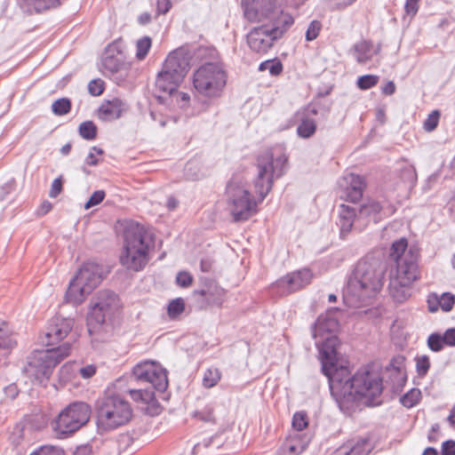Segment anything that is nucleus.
Returning <instances> with one entry per match:
<instances>
[{"instance_id":"obj_64","label":"nucleus","mask_w":455,"mask_h":455,"mask_svg":"<svg viewBox=\"0 0 455 455\" xmlns=\"http://www.w3.org/2000/svg\"><path fill=\"white\" fill-rule=\"evenodd\" d=\"M381 92L386 95H392L395 92V84L393 81H388L381 87Z\"/></svg>"},{"instance_id":"obj_6","label":"nucleus","mask_w":455,"mask_h":455,"mask_svg":"<svg viewBox=\"0 0 455 455\" xmlns=\"http://www.w3.org/2000/svg\"><path fill=\"white\" fill-rule=\"evenodd\" d=\"M132 417L128 401L118 394H107L97 404V426L102 430H111L127 424Z\"/></svg>"},{"instance_id":"obj_60","label":"nucleus","mask_w":455,"mask_h":455,"mask_svg":"<svg viewBox=\"0 0 455 455\" xmlns=\"http://www.w3.org/2000/svg\"><path fill=\"white\" fill-rule=\"evenodd\" d=\"M79 373L84 379H90L96 373V366L88 364L79 369Z\"/></svg>"},{"instance_id":"obj_7","label":"nucleus","mask_w":455,"mask_h":455,"mask_svg":"<svg viewBox=\"0 0 455 455\" xmlns=\"http://www.w3.org/2000/svg\"><path fill=\"white\" fill-rule=\"evenodd\" d=\"M189 68L188 52L179 48L172 52L165 60L162 70L156 79V87L167 96L173 93L183 81Z\"/></svg>"},{"instance_id":"obj_48","label":"nucleus","mask_w":455,"mask_h":455,"mask_svg":"<svg viewBox=\"0 0 455 455\" xmlns=\"http://www.w3.org/2000/svg\"><path fill=\"white\" fill-rule=\"evenodd\" d=\"M416 369L419 376H425L429 370L430 362L427 355H419L416 357Z\"/></svg>"},{"instance_id":"obj_43","label":"nucleus","mask_w":455,"mask_h":455,"mask_svg":"<svg viewBox=\"0 0 455 455\" xmlns=\"http://www.w3.org/2000/svg\"><path fill=\"white\" fill-rule=\"evenodd\" d=\"M322 30V23L319 20H312L307 28L306 30V40L307 42L314 41L319 36L320 31Z\"/></svg>"},{"instance_id":"obj_16","label":"nucleus","mask_w":455,"mask_h":455,"mask_svg":"<svg viewBox=\"0 0 455 455\" xmlns=\"http://www.w3.org/2000/svg\"><path fill=\"white\" fill-rule=\"evenodd\" d=\"M313 274L308 268H302L287 274L278 279L273 289H276L279 295L283 296L297 291L311 283Z\"/></svg>"},{"instance_id":"obj_12","label":"nucleus","mask_w":455,"mask_h":455,"mask_svg":"<svg viewBox=\"0 0 455 455\" xmlns=\"http://www.w3.org/2000/svg\"><path fill=\"white\" fill-rule=\"evenodd\" d=\"M250 20L264 22L279 39L294 24L292 14L288 10L278 5L276 2L269 4V6L259 9L257 12V17Z\"/></svg>"},{"instance_id":"obj_61","label":"nucleus","mask_w":455,"mask_h":455,"mask_svg":"<svg viewBox=\"0 0 455 455\" xmlns=\"http://www.w3.org/2000/svg\"><path fill=\"white\" fill-rule=\"evenodd\" d=\"M404 8L407 14L414 16L419 11V2L406 0Z\"/></svg>"},{"instance_id":"obj_47","label":"nucleus","mask_w":455,"mask_h":455,"mask_svg":"<svg viewBox=\"0 0 455 455\" xmlns=\"http://www.w3.org/2000/svg\"><path fill=\"white\" fill-rule=\"evenodd\" d=\"M427 345L429 348L435 352H438L443 349L445 345L443 337L437 333H433L428 337Z\"/></svg>"},{"instance_id":"obj_19","label":"nucleus","mask_w":455,"mask_h":455,"mask_svg":"<svg viewBox=\"0 0 455 455\" xmlns=\"http://www.w3.org/2000/svg\"><path fill=\"white\" fill-rule=\"evenodd\" d=\"M73 326L71 318L56 315L51 319L45 332V345L53 346L65 339Z\"/></svg>"},{"instance_id":"obj_27","label":"nucleus","mask_w":455,"mask_h":455,"mask_svg":"<svg viewBox=\"0 0 455 455\" xmlns=\"http://www.w3.org/2000/svg\"><path fill=\"white\" fill-rule=\"evenodd\" d=\"M309 443V439L300 434L290 436L285 443L284 455H299L303 452Z\"/></svg>"},{"instance_id":"obj_10","label":"nucleus","mask_w":455,"mask_h":455,"mask_svg":"<svg viewBox=\"0 0 455 455\" xmlns=\"http://www.w3.org/2000/svg\"><path fill=\"white\" fill-rule=\"evenodd\" d=\"M227 83V75L216 62L201 65L193 74V85L196 91L207 98L220 96Z\"/></svg>"},{"instance_id":"obj_1","label":"nucleus","mask_w":455,"mask_h":455,"mask_svg":"<svg viewBox=\"0 0 455 455\" xmlns=\"http://www.w3.org/2000/svg\"><path fill=\"white\" fill-rule=\"evenodd\" d=\"M258 174L255 180L256 200L245 184L232 180L227 186L228 209L235 221L247 220L257 212V205L272 188L275 179L280 178L287 169V156L282 147L262 153L258 158Z\"/></svg>"},{"instance_id":"obj_53","label":"nucleus","mask_w":455,"mask_h":455,"mask_svg":"<svg viewBox=\"0 0 455 455\" xmlns=\"http://www.w3.org/2000/svg\"><path fill=\"white\" fill-rule=\"evenodd\" d=\"M176 283L180 287H188L193 283V276L187 271H180L177 274Z\"/></svg>"},{"instance_id":"obj_18","label":"nucleus","mask_w":455,"mask_h":455,"mask_svg":"<svg viewBox=\"0 0 455 455\" xmlns=\"http://www.w3.org/2000/svg\"><path fill=\"white\" fill-rule=\"evenodd\" d=\"M277 39L279 38L265 24L255 27L247 35L250 49L258 53H266Z\"/></svg>"},{"instance_id":"obj_45","label":"nucleus","mask_w":455,"mask_h":455,"mask_svg":"<svg viewBox=\"0 0 455 455\" xmlns=\"http://www.w3.org/2000/svg\"><path fill=\"white\" fill-rule=\"evenodd\" d=\"M440 308L444 312H450L455 304V296L450 292L439 295Z\"/></svg>"},{"instance_id":"obj_62","label":"nucleus","mask_w":455,"mask_h":455,"mask_svg":"<svg viewBox=\"0 0 455 455\" xmlns=\"http://www.w3.org/2000/svg\"><path fill=\"white\" fill-rule=\"evenodd\" d=\"M445 345L455 346V329H448L443 335Z\"/></svg>"},{"instance_id":"obj_34","label":"nucleus","mask_w":455,"mask_h":455,"mask_svg":"<svg viewBox=\"0 0 455 455\" xmlns=\"http://www.w3.org/2000/svg\"><path fill=\"white\" fill-rule=\"evenodd\" d=\"M421 399V391L419 388H411L401 397L402 404L406 408H412Z\"/></svg>"},{"instance_id":"obj_54","label":"nucleus","mask_w":455,"mask_h":455,"mask_svg":"<svg viewBox=\"0 0 455 455\" xmlns=\"http://www.w3.org/2000/svg\"><path fill=\"white\" fill-rule=\"evenodd\" d=\"M88 91L92 96H99L104 91V83L100 79L92 80L88 84Z\"/></svg>"},{"instance_id":"obj_3","label":"nucleus","mask_w":455,"mask_h":455,"mask_svg":"<svg viewBox=\"0 0 455 455\" xmlns=\"http://www.w3.org/2000/svg\"><path fill=\"white\" fill-rule=\"evenodd\" d=\"M384 268L381 262L372 257L359 260L344 291L345 299L353 306L364 303L382 288Z\"/></svg>"},{"instance_id":"obj_28","label":"nucleus","mask_w":455,"mask_h":455,"mask_svg":"<svg viewBox=\"0 0 455 455\" xmlns=\"http://www.w3.org/2000/svg\"><path fill=\"white\" fill-rule=\"evenodd\" d=\"M381 209L382 207L379 203L374 200L369 201L360 207L357 218L368 219L369 220L378 222L380 220Z\"/></svg>"},{"instance_id":"obj_44","label":"nucleus","mask_w":455,"mask_h":455,"mask_svg":"<svg viewBox=\"0 0 455 455\" xmlns=\"http://www.w3.org/2000/svg\"><path fill=\"white\" fill-rule=\"evenodd\" d=\"M440 119V112L438 110L432 111L424 121L423 128L426 132H433L438 125Z\"/></svg>"},{"instance_id":"obj_36","label":"nucleus","mask_w":455,"mask_h":455,"mask_svg":"<svg viewBox=\"0 0 455 455\" xmlns=\"http://www.w3.org/2000/svg\"><path fill=\"white\" fill-rule=\"evenodd\" d=\"M36 12H43L51 8L57 7L60 4V0H22Z\"/></svg>"},{"instance_id":"obj_4","label":"nucleus","mask_w":455,"mask_h":455,"mask_svg":"<svg viewBox=\"0 0 455 455\" xmlns=\"http://www.w3.org/2000/svg\"><path fill=\"white\" fill-rule=\"evenodd\" d=\"M124 241L120 263L127 270L139 272L145 268L155 247L153 234L136 222L128 223L124 228Z\"/></svg>"},{"instance_id":"obj_33","label":"nucleus","mask_w":455,"mask_h":455,"mask_svg":"<svg viewBox=\"0 0 455 455\" xmlns=\"http://www.w3.org/2000/svg\"><path fill=\"white\" fill-rule=\"evenodd\" d=\"M221 373L217 368L207 369L203 376V386L206 388L213 387L220 380Z\"/></svg>"},{"instance_id":"obj_32","label":"nucleus","mask_w":455,"mask_h":455,"mask_svg":"<svg viewBox=\"0 0 455 455\" xmlns=\"http://www.w3.org/2000/svg\"><path fill=\"white\" fill-rule=\"evenodd\" d=\"M168 99L172 108H178L184 109L189 104L190 96L186 92L176 90L173 93L168 96Z\"/></svg>"},{"instance_id":"obj_5","label":"nucleus","mask_w":455,"mask_h":455,"mask_svg":"<svg viewBox=\"0 0 455 455\" xmlns=\"http://www.w3.org/2000/svg\"><path fill=\"white\" fill-rule=\"evenodd\" d=\"M338 313L339 308L327 310L318 316L313 327V338L321 355L323 371H328L330 366L339 361L337 352V332L339 329Z\"/></svg>"},{"instance_id":"obj_21","label":"nucleus","mask_w":455,"mask_h":455,"mask_svg":"<svg viewBox=\"0 0 455 455\" xmlns=\"http://www.w3.org/2000/svg\"><path fill=\"white\" fill-rule=\"evenodd\" d=\"M315 110L309 112L307 109L297 111L295 117L298 120L297 135L301 139H309L316 132L317 124L313 116Z\"/></svg>"},{"instance_id":"obj_17","label":"nucleus","mask_w":455,"mask_h":455,"mask_svg":"<svg viewBox=\"0 0 455 455\" xmlns=\"http://www.w3.org/2000/svg\"><path fill=\"white\" fill-rule=\"evenodd\" d=\"M390 278L413 283L419 278L418 254L410 251L407 255L395 263V269L391 270Z\"/></svg>"},{"instance_id":"obj_42","label":"nucleus","mask_w":455,"mask_h":455,"mask_svg":"<svg viewBox=\"0 0 455 455\" xmlns=\"http://www.w3.org/2000/svg\"><path fill=\"white\" fill-rule=\"evenodd\" d=\"M379 79L376 75H364L358 77L356 84L361 90H369L378 84Z\"/></svg>"},{"instance_id":"obj_46","label":"nucleus","mask_w":455,"mask_h":455,"mask_svg":"<svg viewBox=\"0 0 455 455\" xmlns=\"http://www.w3.org/2000/svg\"><path fill=\"white\" fill-rule=\"evenodd\" d=\"M30 455H65V452L61 448L57 446L43 445Z\"/></svg>"},{"instance_id":"obj_13","label":"nucleus","mask_w":455,"mask_h":455,"mask_svg":"<svg viewBox=\"0 0 455 455\" xmlns=\"http://www.w3.org/2000/svg\"><path fill=\"white\" fill-rule=\"evenodd\" d=\"M132 376L140 382L150 383L156 389L164 391L168 386L165 369L156 362L144 361L132 369Z\"/></svg>"},{"instance_id":"obj_26","label":"nucleus","mask_w":455,"mask_h":455,"mask_svg":"<svg viewBox=\"0 0 455 455\" xmlns=\"http://www.w3.org/2000/svg\"><path fill=\"white\" fill-rule=\"evenodd\" d=\"M355 218V210L354 207L345 204L339 206L338 225L340 228L341 236H345L350 232Z\"/></svg>"},{"instance_id":"obj_58","label":"nucleus","mask_w":455,"mask_h":455,"mask_svg":"<svg viewBox=\"0 0 455 455\" xmlns=\"http://www.w3.org/2000/svg\"><path fill=\"white\" fill-rule=\"evenodd\" d=\"M442 455H455V441L448 440L442 444Z\"/></svg>"},{"instance_id":"obj_22","label":"nucleus","mask_w":455,"mask_h":455,"mask_svg":"<svg viewBox=\"0 0 455 455\" xmlns=\"http://www.w3.org/2000/svg\"><path fill=\"white\" fill-rule=\"evenodd\" d=\"M127 111V105L119 99H113L103 102L98 111L99 118L102 121L110 122L121 117Z\"/></svg>"},{"instance_id":"obj_29","label":"nucleus","mask_w":455,"mask_h":455,"mask_svg":"<svg viewBox=\"0 0 455 455\" xmlns=\"http://www.w3.org/2000/svg\"><path fill=\"white\" fill-rule=\"evenodd\" d=\"M277 0H243L244 6V16L248 20H254L257 17V12L266 6H269Z\"/></svg>"},{"instance_id":"obj_41","label":"nucleus","mask_w":455,"mask_h":455,"mask_svg":"<svg viewBox=\"0 0 455 455\" xmlns=\"http://www.w3.org/2000/svg\"><path fill=\"white\" fill-rule=\"evenodd\" d=\"M185 309V302L181 298L172 299L168 305V315L172 318H175L180 315Z\"/></svg>"},{"instance_id":"obj_38","label":"nucleus","mask_w":455,"mask_h":455,"mask_svg":"<svg viewBox=\"0 0 455 455\" xmlns=\"http://www.w3.org/2000/svg\"><path fill=\"white\" fill-rule=\"evenodd\" d=\"M260 71H268L272 76H278L283 70V65L279 60H266L260 63Z\"/></svg>"},{"instance_id":"obj_56","label":"nucleus","mask_w":455,"mask_h":455,"mask_svg":"<svg viewBox=\"0 0 455 455\" xmlns=\"http://www.w3.org/2000/svg\"><path fill=\"white\" fill-rule=\"evenodd\" d=\"M427 307L432 313L436 312L440 308L439 295L436 293H431L427 296Z\"/></svg>"},{"instance_id":"obj_59","label":"nucleus","mask_w":455,"mask_h":455,"mask_svg":"<svg viewBox=\"0 0 455 455\" xmlns=\"http://www.w3.org/2000/svg\"><path fill=\"white\" fill-rule=\"evenodd\" d=\"M172 7L170 0H156L157 15L165 14Z\"/></svg>"},{"instance_id":"obj_8","label":"nucleus","mask_w":455,"mask_h":455,"mask_svg":"<svg viewBox=\"0 0 455 455\" xmlns=\"http://www.w3.org/2000/svg\"><path fill=\"white\" fill-rule=\"evenodd\" d=\"M102 273L101 266L93 261L83 264L69 283L66 301L75 306L82 304L102 281Z\"/></svg>"},{"instance_id":"obj_50","label":"nucleus","mask_w":455,"mask_h":455,"mask_svg":"<svg viewBox=\"0 0 455 455\" xmlns=\"http://www.w3.org/2000/svg\"><path fill=\"white\" fill-rule=\"evenodd\" d=\"M106 194L104 190H96L90 196L89 200L84 204V209L88 210L93 206L100 204L105 198Z\"/></svg>"},{"instance_id":"obj_23","label":"nucleus","mask_w":455,"mask_h":455,"mask_svg":"<svg viewBox=\"0 0 455 455\" xmlns=\"http://www.w3.org/2000/svg\"><path fill=\"white\" fill-rule=\"evenodd\" d=\"M198 293L204 297L207 306L221 307L225 301V290L214 282L207 283Z\"/></svg>"},{"instance_id":"obj_9","label":"nucleus","mask_w":455,"mask_h":455,"mask_svg":"<svg viewBox=\"0 0 455 455\" xmlns=\"http://www.w3.org/2000/svg\"><path fill=\"white\" fill-rule=\"evenodd\" d=\"M71 346L64 343L54 348L34 351L28 357L26 372L38 383H43L51 376L52 370L70 355Z\"/></svg>"},{"instance_id":"obj_40","label":"nucleus","mask_w":455,"mask_h":455,"mask_svg":"<svg viewBox=\"0 0 455 455\" xmlns=\"http://www.w3.org/2000/svg\"><path fill=\"white\" fill-rule=\"evenodd\" d=\"M97 128L95 124L91 122H84L79 126V134L85 140H93L96 137Z\"/></svg>"},{"instance_id":"obj_37","label":"nucleus","mask_w":455,"mask_h":455,"mask_svg":"<svg viewBox=\"0 0 455 455\" xmlns=\"http://www.w3.org/2000/svg\"><path fill=\"white\" fill-rule=\"evenodd\" d=\"M70 100L67 98H61L55 100L52 105V110L56 116H63L70 111Z\"/></svg>"},{"instance_id":"obj_11","label":"nucleus","mask_w":455,"mask_h":455,"mask_svg":"<svg viewBox=\"0 0 455 455\" xmlns=\"http://www.w3.org/2000/svg\"><path fill=\"white\" fill-rule=\"evenodd\" d=\"M91 407L83 402L67 406L56 419L53 429L60 438L72 434L84 426L90 419Z\"/></svg>"},{"instance_id":"obj_35","label":"nucleus","mask_w":455,"mask_h":455,"mask_svg":"<svg viewBox=\"0 0 455 455\" xmlns=\"http://www.w3.org/2000/svg\"><path fill=\"white\" fill-rule=\"evenodd\" d=\"M152 45V40L149 36H143L136 42V58L142 60L148 55Z\"/></svg>"},{"instance_id":"obj_2","label":"nucleus","mask_w":455,"mask_h":455,"mask_svg":"<svg viewBox=\"0 0 455 455\" xmlns=\"http://www.w3.org/2000/svg\"><path fill=\"white\" fill-rule=\"evenodd\" d=\"M323 372L328 378L332 397L343 412L348 413L361 405L379 404L383 387L382 379L376 373L361 369L351 375L341 361Z\"/></svg>"},{"instance_id":"obj_49","label":"nucleus","mask_w":455,"mask_h":455,"mask_svg":"<svg viewBox=\"0 0 455 455\" xmlns=\"http://www.w3.org/2000/svg\"><path fill=\"white\" fill-rule=\"evenodd\" d=\"M307 424H308V422H307L306 413H304L302 411H299L293 415L292 427L296 430H298V431L303 430L304 428H306L307 427Z\"/></svg>"},{"instance_id":"obj_25","label":"nucleus","mask_w":455,"mask_h":455,"mask_svg":"<svg viewBox=\"0 0 455 455\" xmlns=\"http://www.w3.org/2000/svg\"><path fill=\"white\" fill-rule=\"evenodd\" d=\"M411 285L412 283H407L396 279L390 278L388 285L390 296L396 302L402 303L411 297Z\"/></svg>"},{"instance_id":"obj_20","label":"nucleus","mask_w":455,"mask_h":455,"mask_svg":"<svg viewBox=\"0 0 455 455\" xmlns=\"http://www.w3.org/2000/svg\"><path fill=\"white\" fill-rule=\"evenodd\" d=\"M339 186L350 201L356 202L362 198L365 184L360 175L348 173L339 181Z\"/></svg>"},{"instance_id":"obj_51","label":"nucleus","mask_w":455,"mask_h":455,"mask_svg":"<svg viewBox=\"0 0 455 455\" xmlns=\"http://www.w3.org/2000/svg\"><path fill=\"white\" fill-rule=\"evenodd\" d=\"M102 154L103 150L101 148L92 147L85 158V163L90 166L98 164L100 162V157L102 156Z\"/></svg>"},{"instance_id":"obj_55","label":"nucleus","mask_w":455,"mask_h":455,"mask_svg":"<svg viewBox=\"0 0 455 455\" xmlns=\"http://www.w3.org/2000/svg\"><path fill=\"white\" fill-rule=\"evenodd\" d=\"M332 9L342 10L352 5L356 0H324Z\"/></svg>"},{"instance_id":"obj_63","label":"nucleus","mask_w":455,"mask_h":455,"mask_svg":"<svg viewBox=\"0 0 455 455\" xmlns=\"http://www.w3.org/2000/svg\"><path fill=\"white\" fill-rule=\"evenodd\" d=\"M92 447L89 444L79 445L76 448L73 455H92Z\"/></svg>"},{"instance_id":"obj_30","label":"nucleus","mask_w":455,"mask_h":455,"mask_svg":"<svg viewBox=\"0 0 455 455\" xmlns=\"http://www.w3.org/2000/svg\"><path fill=\"white\" fill-rule=\"evenodd\" d=\"M407 240L401 238L392 243L390 249V258L396 262L400 261L411 250H407Z\"/></svg>"},{"instance_id":"obj_24","label":"nucleus","mask_w":455,"mask_h":455,"mask_svg":"<svg viewBox=\"0 0 455 455\" xmlns=\"http://www.w3.org/2000/svg\"><path fill=\"white\" fill-rule=\"evenodd\" d=\"M379 50V45H374L368 41H360L354 47V56L357 62L366 63L378 54Z\"/></svg>"},{"instance_id":"obj_52","label":"nucleus","mask_w":455,"mask_h":455,"mask_svg":"<svg viewBox=\"0 0 455 455\" xmlns=\"http://www.w3.org/2000/svg\"><path fill=\"white\" fill-rule=\"evenodd\" d=\"M365 441H358L355 444L349 447V450L345 452V455H367Z\"/></svg>"},{"instance_id":"obj_39","label":"nucleus","mask_w":455,"mask_h":455,"mask_svg":"<svg viewBox=\"0 0 455 455\" xmlns=\"http://www.w3.org/2000/svg\"><path fill=\"white\" fill-rule=\"evenodd\" d=\"M15 340L12 338L8 326L5 323H0V347H12Z\"/></svg>"},{"instance_id":"obj_15","label":"nucleus","mask_w":455,"mask_h":455,"mask_svg":"<svg viewBox=\"0 0 455 455\" xmlns=\"http://www.w3.org/2000/svg\"><path fill=\"white\" fill-rule=\"evenodd\" d=\"M126 60V46L122 40L108 44L101 57L100 70L103 74L113 75L119 71Z\"/></svg>"},{"instance_id":"obj_14","label":"nucleus","mask_w":455,"mask_h":455,"mask_svg":"<svg viewBox=\"0 0 455 455\" xmlns=\"http://www.w3.org/2000/svg\"><path fill=\"white\" fill-rule=\"evenodd\" d=\"M116 295L110 291H100L96 299L91 302L87 321L89 325L102 324L107 316L111 314L112 308L116 306Z\"/></svg>"},{"instance_id":"obj_57","label":"nucleus","mask_w":455,"mask_h":455,"mask_svg":"<svg viewBox=\"0 0 455 455\" xmlns=\"http://www.w3.org/2000/svg\"><path fill=\"white\" fill-rule=\"evenodd\" d=\"M62 190V180L61 178L55 179L51 186L49 191V196L52 198L57 197Z\"/></svg>"},{"instance_id":"obj_31","label":"nucleus","mask_w":455,"mask_h":455,"mask_svg":"<svg viewBox=\"0 0 455 455\" xmlns=\"http://www.w3.org/2000/svg\"><path fill=\"white\" fill-rule=\"evenodd\" d=\"M129 393L135 402H141L145 404H150L156 402L155 394L152 389H130Z\"/></svg>"}]
</instances>
